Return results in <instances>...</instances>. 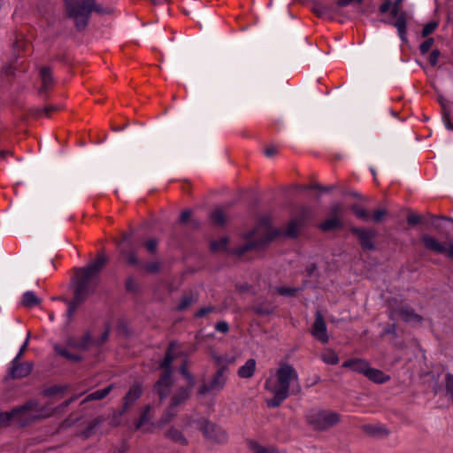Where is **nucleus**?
Returning a JSON list of instances; mask_svg holds the SVG:
<instances>
[{
    "mask_svg": "<svg viewBox=\"0 0 453 453\" xmlns=\"http://www.w3.org/2000/svg\"><path fill=\"white\" fill-rule=\"evenodd\" d=\"M108 258L104 255H99L94 261L78 269V274L73 282V297L72 300L63 298L66 303V321L73 319L77 309L98 288L99 273L104 267Z\"/></svg>",
    "mask_w": 453,
    "mask_h": 453,
    "instance_id": "nucleus-1",
    "label": "nucleus"
},
{
    "mask_svg": "<svg viewBox=\"0 0 453 453\" xmlns=\"http://www.w3.org/2000/svg\"><path fill=\"white\" fill-rule=\"evenodd\" d=\"M278 386H270L267 380L265 388L273 394V398L266 400L269 408H278L289 395L290 386L293 382H298V373L288 363H281L276 371Z\"/></svg>",
    "mask_w": 453,
    "mask_h": 453,
    "instance_id": "nucleus-2",
    "label": "nucleus"
},
{
    "mask_svg": "<svg viewBox=\"0 0 453 453\" xmlns=\"http://www.w3.org/2000/svg\"><path fill=\"white\" fill-rule=\"evenodd\" d=\"M67 17L75 20L78 31L84 30L89 21L92 12L100 15L110 14L111 10L96 4V0H81L76 4L75 0H63Z\"/></svg>",
    "mask_w": 453,
    "mask_h": 453,
    "instance_id": "nucleus-3",
    "label": "nucleus"
},
{
    "mask_svg": "<svg viewBox=\"0 0 453 453\" xmlns=\"http://www.w3.org/2000/svg\"><path fill=\"white\" fill-rule=\"evenodd\" d=\"M306 423L317 432H324L341 421L339 413L321 408H311L304 415Z\"/></svg>",
    "mask_w": 453,
    "mask_h": 453,
    "instance_id": "nucleus-4",
    "label": "nucleus"
},
{
    "mask_svg": "<svg viewBox=\"0 0 453 453\" xmlns=\"http://www.w3.org/2000/svg\"><path fill=\"white\" fill-rule=\"evenodd\" d=\"M194 422L205 440L215 444H224L227 442V434L220 426L211 422L208 418L203 417L197 418Z\"/></svg>",
    "mask_w": 453,
    "mask_h": 453,
    "instance_id": "nucleus-5",
    "label": "nucleus"
},
{
    "mask_svg": "<svg viewBox=\"0 0 453 453\" xmlns=\"http://www.w3.org/2000/svg\"><path fill=\"white\" fill-rule=\"evenodd\" d=\"M281 234L279 228L272 229L268 231L266 234L259 239L251 240L247 242L246 243L240 245L239 247L234 249L231 253L236 255L238 257H242L245 253L250 250H265L271 242H273L280 234Z\"/></svg>",
    "mask_w": 453,
    "mask_h": 453,
    "instance_id": "nucleus-6",
    "label": "nucleus"
},
{
    "mask_svg": "<svg viewBox=\"0 0 453 453\" xmlns=\"http://www.w3.org/2000/svg\"><path fill=\"white\" fill-rule=\"evenodd\" d=\"M403 2V0H395L392 2V8L389 14L392 18H395V20L389 21L382 19L381 22L395 27L397 29V33L401 41L404 43H407V12L403 10L400 11V6Z\"/></svg>",
    "mask_w": 453,
    "mask_h": 453,
    "instance_id": "nucleus-7",
    "label": "nucleus"
},
{
    "mask_svg": "<svg viewBox=\"0 0 453 453\" xmlns=\"http://www.w3.org/2000/svg\"><path fill=\"white\" fill-rule=\"evenodd\" d=\"M349 232L355 235L357 242L364 251H375L377 246L375 243V238L378 235L376 229L372 227H358L351 226Z\"/></svg>",
    "mask_w": 453,
    "mask_h": 453,
    "instance_id": "nucleus-8",
    "label": "nucleus"
},
{
    "mask_svg": "<svg viewBox=\"0 0 453 453\" xmlns=\"http://www.w3.org/2000/svg\"><path fill=\"white\" fill-rule=\"evenodd\" d=\"M227 365H221L213 374L209 383L202 384L197 389V395L203 396L211 391L219 392L221 391L226 383V377L225 373L227 372Z\"/></svg>",
    "mask_w": 453,
    "mask_h": 453,
    "instance_id": "nucleus-9",
    "label": "nucleus"
},
{
    "mask_svg": "<svg viewBox=\"0 0 453 453\" xmlns=\"http://www.w3.org/2000/svg\"><path fill=\"white\" fill-rule=\"evenodd\" d=\"M421 241L426 250L444 255L449 261L453 262V241L441 243L435 237L429 234L422 235Z\"/></svg>",
    "mask_w": 453,
    "mask_h": 453,
    "instance_id": "nucleus-10",
    "label": "nucleus"
},
{
    "mask_svg": "<svg viewBox=\"0 0 453 453\" xmlns=\"http://www.w3.org/2000/svg\"><path fill=\"white\" fill-rule=\"evenodd\" d=\"M311 334L316 340L323 344L329 342L326 325L320 311H316Z\"/></svg>",
    "mask_w": 453,
    "mask_h": 453,
    "instance_id": "nucleus-11",
    "label": "nucleus"
},
{
    "mask_svg": "<svg viewBox=\"0 0 453 453\" xmlns=\"http://www.w3.org/2000/svg\"><path fill=\"white\" fill-rule=\"evenodd\" d=\"M33 367V363H20L17 358H13L9 367V375L13 380L26 378L32 372Z\"/></svg>",
    "mask_w": 453,
    "mask_h": 453,
    "instance_id": "nucleus-12",
    "label": "nucleus"
},
{
    "mask_svg": "<svg viewBox=\"0 0 453 453\" xmlns=\"http://www.w3.org/2000/svg\"><path fill=\"white\" fill-rule=\"evenodd\" d=\"M39 74L42 85L38 90V94L43 100H46L48 98V91L55 82L52 69L50 66H42L40 68Z\"/></svg>",
    "mask_w": 453,
    "mask_h": 453,
    "instance_id": "nucleus-13",
    "label": "nucleus"
},
{
    "mask_svg": "<svg viewBox=\"0 0 453 453\" xmlns=\"http://www.w3.org/2000/svg\"><path fill=\"white\" fill-rule=\"evenodd\" d=\"M311 10L319 18L330 20H333L334 14L338 12L337 6L334 4H328L320 1H314Z\"/></svg>",
    "mask_w": 453,
    "mask_h": 453,
    "instance_id": "nucleus-14",
    "label": "nucleus"
},
{
    "mask_svg": "<svg viewBox=\"0 0 453 453\" xmlns=\"http://www.w3.org/2000/svg\"><path fill=\"white\" fill-rule=\"evenodd\" d=\"M142 395V386L135 382L123 398V408L120 414L125 413Z\"/></svg>",
    "mask_w": 453,
    "mask_h": 453,
    "instance_id": "nucleus-15",
    "label": "nucleus"
},
{
    "mask_svg": "<svg viewBox=\"0 0 453 453\" xmlns=\"http://www.w3.org/2000/svg\"><path fill=\"white\" fill-rule=\"evenodd\" d=\"M92 343H94V340L92 339L90 331H86L81 339L70 336L66 340L68 347L83 351L88 350Z\"/></svg>",
    "mask_w": 453,
    "mask_h": 453,
    "instance_id": "nucleus-16",
    "label": "nucleus"
},
{
    "mask_svg": "<svg viewBox=\"0 0 453 453\" xmlns=\"http://www.w3.org/2000/svg\"><path fill=\"white\" fill-rule=\"evenodd\" d=\"M369 365V362L363 358H349L342 364V367L349 368L364 376H365Z\"/></svg>",
    "mask_w": 453,
    "mask_h": 453,
    "instance_id": "nucleus-17",
    "label": "nucleus"
},
{
    "mask_svg": "<svg viewBox=\"0 0 453 453\" xmlns=\"http://www.w3.org/2000/svg\"><path fill=\"white\" fill-rule=\"evenodd\" d=\"M396 313L405 323H421L423 320L422 316L418 314L415 310L409 305L400 307L396 310Z\"/></svg>",
    "mask_w": 453,
    "mask_h": 453,
    "instance_id": "nucleus-18",
    "label": "nucleus"
},
{
    "mask_svg": "<svg viewBox=\"0 0 453 453\" xmlns=\"http://www.w3.org/2000/svg\"><path fill=\"white\" fill-rule=\"evenodd\" d=\"M165 437L173 443L188 446V440L186 438L182 431L172 426L165 432Z\"/></svg>",
    "mask_w": 453,
    "mask_h": 453,
    "instance_id": "nucleus-19",
    "label": "nucleus"
},
{
    "mask_svg": "<svg viewBox=\"0 0 453 453\" xmlns=\"http://www.w3.org/2000/svg\"><path fill=\"white\" fill-rule=\"evenodd\" d=\"M344 222L342 217H329L319 224V228L325 233L343 228Z\"/></svg>",
    "mask_w": 453,
    "mask_h": 453,
    "instance_id": "nucleus-20",
    "label": "nucleus"
},
{
    "mask_svg": "<svg viewBox=\"0 0 453 453\" xmlns=\"http://www.w3.org/2000/svg\"><path fill=\"white\" fill-rule=\"evenodd\" d=\"M192 390L193 388L190 387L180 386L171 397L170 403H173V406L177 407L183 404L190 398Z\"/></svg>",
    "mask_w": 453,
    "mask_h": 453,
    "instance_id": "nucleus-21",
    "label": "nucleus"
},
{
    "mask_svg": "<svg viewBox=\"0 0 453 453\" xmlns=\"http://www.w3.org/2000/svg\"><path fill=\"white\" fill-rule=\"evenodd\" d=\"M178 345V342L175 340L171 341L168 343L167 349L165 350L164 358L158 363L157 368H170L173 369V362L176 358V356L173 353L174 349Z\"/></svg>",
    "mask_w": 453,
    "mask_h": 453,
    "instance_id": "nucleus-22",
    "label": "nucleus"
},
{
    "mask_svg": "<svg viewBox=\"0 0 453 453\" xmlns=\"http://www.w3.org/2000/svg\"><path fill=\"white\" fill-rule=\"evenodd\" d=\"M362 430L366 434L375 438H386L390 434V431L385 426L380 425H364Z\"/></svg>",
    "mask_w": 453,
    "mask_h": 453,
    "instance_id": "nucleus-23",
    "label": "nucleus"
},
{
    "mask_svg": "<svg viewBox=\"0 0 453 453\" xmlns=\"http://www.w3.org/2000/svg\"><path fill=\"white\" fill-rule=\"evenodd\" d=\"M313 209L309 205L300 206L294 218L303 227H304L313 219Z\"/></svg>",
    "mask_w": 453,
    "mask_h": 453,
    "instance_id": "nucleus-24",
    "label": "nucleus"
},
{
    "mask_svg": "<svg viewBox=\"0 0 453 453\" xmlns=\"http://www.w3.org/2000/svg\"><path fill=\"white\" fill-rule=\"evenodd\" d=\"M365 377L376 384H383L390 380V376L386 374L383 371L371 367L369 365Z\"/></svg>",
    "mask_w": 453,
    "mask_h": 453,
    "instance_id": "nucleus-25",
    "label": "nucleus"
},
{
    "mask_svg": "<svg viewBox=\"0 0 453 453\" xmlns=\"http://www.w3.org/2000/svg\"><path fill=\"white\" fill-rule=\"evenodd\" d=\"M257 362L254 358L248 359L245 364L239 367L237 375L242 379L251 378L256 371Z\"/></svg>",
    "mask_w": 453,
    "mask_h": 453,
    "instance_id": "nucleus-26",
    "label": "nucleus"
},
{
    "mask_svg": "<svg viewBox=\"0 0 453 453\" xmlns=\"http://www.w3.org/2000/svg\"><path fill=\"white\" fill-rule=\"evenodd\" d=\"M303 226L295 219H292L287 225V228L284 232L280 231L281 234L278 236H284L291 239L298 238L300 230Z\"/></svg>",
    "mask_w": 453,
    "mask_h": 453,
    "instance_id": "nucleus-27",
    "label": "nucleus"
},
{
    "mask_svg": "<svg viewBox=\"0 0 453 453\" xmlns=\"http://www.w3.org/2000/svg\"><path fill=\"white\" fill-rule=\"evenodd\" d=\"M113 384H110L109 386L97 389L90 394H88L81 402V404L86 403L90 401L102 400L105 398L112 390Z\"/></svg>",
    "mask_w": 453,
    "mask_h": 453,
    "instance_id": "nucleus-28",
    "label": "nucleus"
},
{
    "mask_svg": "<svg viewBox=\"0 0 453 453\" xmlns=\"http://www.w3.org/2000/svg\"><path fill=\"white\" fill-rule=\"evenodd\" d=\"M119 254L125 257V262L127 265L137 267L140 265V260L137 257L136 251L134 249L127 250L126 248L119 249Z\"/></svg>",
    "mask_w": 453,
    "mask_h": 453,
    "instance_id": "nucleus-29",
    "label": "nucleus"
},
{
    "mask_svg": "<svg viewBox=\"0 0 453 453\" xmlns=\"http://www.w3.org/2000/svg\"><path fill=\"white\" fill-rule=\"evenodd\" d=\"M42 303L34 291L28 290L23 293L21 298V305L27 308H34Z\"/></svg>",
    "mask_w": 453,
    "mask_h": 453,
    "instance_id": "nucleus-30",
    "label": "nucleus"
},
{
    "mask_svg": "<svg viewBox=\"0 0 453 453\" xmlns=\"http://www.w3.org/2000/svg\"><path fill=\"white\" fill-rule=\"evenodd\" d=\"M38 405V402L34 399L27 401L22 405L15 406L10 411L11 418L12 419L19 414H23L26 411H31Z\"/></svg>",
    "mask_w": 453,
    "mask_h": 453,
    "instance_id": "nucleus-31",
    "label": "nucleus"
},
{
    "mask_svg": "<svg viewBox=\"0 0 453 453\" xmlns=\"http://www.w3.org/2000/svg\"><path fill=\"white\" fill-rule=\"evenodd\" d=\"M211 223L213 226H224L226 223V217L221 208L214 209L209 215Z\"/></svg>",
    "mask_w": 453,
    "mask_h": 453,
    "instance_id": "nucleus-32",
    "label": "nucleus"
},
{
    "mask_svg": "<svg viewBox=\"0 0 453 453\" xmlns=\"http://www.w3.org/2000/svg\"><path fill=\"white\" fill-rule=\"evenodd\" d=\"M53 349H54V351L58 355H59L70 361H73L74 363H80L83 359L82 356H81L79 354L71 353L65 348L60 346L59 344H55Z\"/></svg>",
    "mask_w": 453,
    "mask_h": 453,
    "instance_id": "nucleus-33",
    "label": "nucleus"
},
{
    "mask_svg": "<svg viewBox=\"0 0 453 453\" xmlns=\"http://www.w3.org/2000/svg\"><path fill=\"white\" fill-rule=\"evenodd\" d=\"M105 421L104 417L98 416L95 418L91 423L81 433V436L84 439H88L92 436L95 433V429L102 425Z\"/></svg>",
    "mask_w": 453,
    "mask_h": 453,
    "instance_id": "nucleus-34",
    "label": "nucleus"
},
{
    "mask_svg": "<svg viewBox=\"0 0 453 453\" xmlns=\"http://www.w3.org/2000/svg\"><path fill=\"white\" fill-rule=\"evenodd\" d=\"M252 311L259 316H270L274 312V308L270 303L261 302L253 305Z\"/></svg>",
    "mask_w": 453,
    "mask_h": 453,
    "instance_id": "nucleus-35",
    "label": "nucleus"
},
{
    "mask_svg": "<svg viewBox=\"0 0 453 453\" xmlns=\"http://www.w3.org/2000/svg\"><path fill=\"white\" fill-rule=\"evenodd\" d=\"M350 210L357 219L364 222L370 221L371 215L366 209L358 203H353L350 205Z\"/></svg>",
    "mask_w": 453,
    "mask_h": 453,
    "instance_id": "nucleus-36",
    "label": "nucleus"
},
{
    "mask_svg": "<svg viewBox=\"0 0 453 453\" xmlns=\"http://www.w3.org/2000/svg\"><path fill=\"white\" fill-rule=\"evenodd\" d=\"M178 415L177 406H173V403H170L169 406L165 411L164 414L160 418L158 424L159 426L165 425L171 422L175 417Z\"/></svg>",
    "mask_w": 453,
    "mask_h": 453,
    "instance_id": "nucleus-37",
    "label": "nucleus"
},
{
    "mask_svg": "<svg viewBox=\"0 0 453 453\" xmlns=\"http://www.w3.org/2000/svg\"><path fill=\"white\" fill-rule=\"evenodd\" d=\"M67 388V385H53L42 389L41 394L45 397H54L59 394L65 393Z\"/></svg>",
    "mask_w": 453,
    "mask_h": 453,
    "instance_id": "nucleus-38",
    "label": "nucleus"
},
{
    "mask_svg": "<svg viewBox=\"0 0 453 453\" xmlns=\"http://www.w3.org/2000/svg\"><path fill=\"white\" fill-rule=\"evenodd\" d=\"M164 372L160 374L159 379L157 380V386L164 385L165 388H171L173 385V369L162 368Z\"/></svg>",
    "mask_w": 453,
    "mask_h": 453,
    "instance_id": "nucleus-39",
    "label": "nucleus"
},
{
    "mask_svg": "<svg viewBox=\"0 0 453 453\" xmlns=\"http://www.w3.org/2000/svg\"><path fill=\"white\" fill-rule=\"evenodd\" d=\"M180 374L187 380L188 385L186 387H190V388H194L196 381L194 375L188 371L187 367V360H184L180 368Z\"/></svg>",
    "mask_w": 453,
    "mask_h": 453,
    "instance_id": "nucleus-40",
    "label": "nucleus"
},
{
    "mask_svg": "<svg viewBox=\"0 0 453 453\" xmlns=\"http://www.w3.org/2000/svg\"><path fill=\"white\" fill-rule=\"evenodd\" d=\"M440 104L442 108L441 120L444 124V127L447 130L453 132V122L450 119V111L447 109L446 104L443 103V101H440Z\"/></svg>",
    "mask_w": 453,
    "mask_h": 453,
    "instance_id": "nucleus-41",
    "label": "nucleus"
},
{
    "mask_svg": "<svg viewBox=\"0 0 453 453\" xmlns=\"http://www.w3.org/2000/svg\"><path fill=\"white\" fill-rule=\"evenodd\" d=\"M275 289L277 293L280 296L292 297L295 296L296 293L303 291V288H291L286 286H280L277 287Z\"/></svg>",
    "mask_w": 453,
    "mask_h": 453,
    "instance_id": "nucleus-42",
    "label": "nucleus"
},
{
    "mask_svg": "<svg viewBox=\"0 0 453 453\" xmlns=\"http://www.w3.org/2000/svg\"><path fill=\"white\" fill-rule=\"evenodd\" d=\"M228 243V238L227 237H222L219 240H215L211 242L210 243V250L211 252H217L219 250H225L226 249Z\"/></svg>",
    "mask_w": 453,
    "mask_h": 453,
    "instance_id": "nucleus-43",
    "label": "nucleus"
},
{
    "mask_svg": "<svg viewBox=\"0 0 453 453\" xmlns=\"http://www.w3.org/2000/svg\"><path fill=\"white\" fill-rule=\"evenodd\" d=\"M322 361L330 365H334L339 363V357L334 350H328L321 357Z\"/></svg>",
    "mask_w": 453,
    "mask_h": 453,
    "instance_id": "nucleus-44",
    "label": "nucleus"
},
{
    "mask_svg": "<svg viewBox=\"0 0 453 453\" xmlns=\"http://www.w3.org/2000/svg\"><path fill=\"white\" fill-rule=\"evenodd\" d=\"M125 288L127 292L136 294L140 290V286L133 276H128L125 280Z\"/></svg>",
    "mask_w": 453,
    "mask_h": 453,
    "instance_id": "nucleus-45",
    "label": "nucleus"
},
{
    "mask_svg": "<svg viewBox=\"0 0 453 453\" xmlns=\"http://www.w3.org/2000/svg\"><path fill=\"white\" fill-rule=\"evenodd\" d=\"M54 414V411L51 409H48L46 406H42L38 410V413L30 418V422L42 419L48 418L52 417Z\"/></svg>",
    "mask_w": 453,
    "mask_h": 453,
    "instance_id": "nucleus-46",
    "label": "nucleus"
},
{
    "mask_svg": "<svg viewBox=\"0 0 453 453\" xmlns=\"http://www.w3.org/2000/svg\"><path fill=\"white\" fill-rule=\"evenodd\" d=\"M388 215V212L386 209H377L373 211L372 215H371L370 221L373 223H380Z\"/></svg>",
    "mask_w": 453,
    "mask_h": 453,
    "instance_id": "nucleus-47",
    "label": "nucleus"
},
{
    "mask_svg": "<svg viewBox=\"0 0 453 453\" xmlns=\"http://www.w3.org/2000/svg\"><path fill=\"white\" fill-rule=\"evenodd\" d=\"M159 241L157 238H150L144 243L143 247L150 254H156L157 252Z\"/></svg>",
    "mask_w": 453,
    "mask_h": 453,
    "instance_id": "nucleus-48",
    "label": "nucleus"
},
{
    "mask_svg": "<svg viewBox=\"0 0 453 453\" xmlns=\"http://www.w3.org/2000/svg\"><path fill=\"white\" fill-rule=\"evenodd\" d=\"M250 445L255 453H278L275 449H268L255 441H250Z\"/></svg>",
    "mask_w": 453,
    "mask_h": 453,
    "instance_id": "nucleus-49",
    "label": "nucleus"
},
{
    "mask_svg": "<svg viewBox=\"0 0 453 453\" xmlns=\"http://www.w3.org/2000/svg\"><path fill=\"white\" fill-rule=\"evenodd\" d=\"M154 392L158 395L161 401H164L167 398L170 391V388H165L164 385L157 386V382L156 381L153 386Z\"/></svg>",
    "mask_w": 453,
    "mask_h": 453,
    "instance_id": "nucleus-50",
    "label": "nucleus"
},
{
    "mask_svg": "<svg viewBox=\"0 0 453 453\" xmlns=\"http://www.w3.org/2000/svg\"><path fill=\"white\" fill-rule=\"evenodd\" d=\"M335 188L334 185H329V186H323L319 183H314L311 185H306L303 187V189L304 190H311V189H316L323 192H330Z\"/></svg>",
    "mask_w": 453,
    "mask_h": 453,
    "instance_id": "nucleus-51",
    "label": "nucleus"
},
{
    "mask_svg": "<svg viewBox=\"0 0 453 453\" xmlns=\"http://www.w3.org/2000/svg\"><path fill=\"white\" fill-rule=\"evenodd\" d=\"M196 299L194 298L192 296H184L178 306H177V311H185L192 303H194Z\"/></svg>",
    "mask_w": 453,
    "mask_h": 453,
    "instance_id": "nucleus-52",
    "label": "nucleus"
},
{
    "mask_svg": "<svg viewBox=\"0 0 453 453\" xmlns=\"http://www.w3.org/2000/svg\"><path fill=\"white\" fill-rule=\"evenodd\" d=\"M111 332V326L107 323L105 325V329L101 334L100 338L96 341H94V343L92 345H95L96 347L102 346L104 342H106L109 340V335Z\"/></svg>",
    "mask_w": 453,
    "mask_h": 453,
    "instance_id": "nucleus-53",
    "label": "nucleus"
},
{
    "mask_svg": "<svg viewBox=\"0 0 453 453\" xmlns=\"http://www.w3.org/2000/svg\"><path fill=\"white\" fill-rule=\"evenodd\" d=\"M437 21H430L425 24V26L422 28L421 31V36L422 37H427L429 35H431L438 27Z\"/></svg>",
    "mask_w": 453,
    "mask_h": 453,
    "instance_id": "nucleus-54",
    "label": "nucleus"
},
{
    "mask_svg": "<svg viewBox=\"0 0 453 453\" xmlns=\"http://www.w3.org/2000/svg\"><path fill=\"white\" fill-rule=\"evenodd\" d=\"M160 263L157 261L148 262L144 265L146 273L150 274H157L160 272Z\"/></svg>",
    "mask_w": 453,
    "mask_h": 453,
    "instance_id": "nucleus-55",
    "label": "nucleus"
},
{
    "mask_svg": "<svg viewBox=\"0 0 453 453\" xmlns=\"http://www.w3.org/2000/svg\"><path fill=\"white\" fill-rule=\"evenodd\" d=\"M306 276L309 278L316 277L317 279L319 277V267L316 263H311L305 267Z\"/></svg>",
    "mask_w": 453,
    "mask_h": 453,
    "instance_id": "nucleus-56",
    "label": "nucleus"
},
{
    "mask_svg": "<svg viewBox=\"0 0 453 453\" xmlns=\"http://www.w3.org/2000/svg\"><path fill=\"white\" fill-rule=\"evenodd\" d=\"M407 223L411 226H415L418 224H423V218L418 214L411 213L407 216Z\"/></svg>",
    "mask_w": 453,
    "mask_h": 453,
    "instance_id": "nucleus-57",
    "label": "nucleus"
},
{
    "mask_svg": "<svg viewBox=\"0 0 453 453\" xmlns=\"http://www.w3.org/2000/svg\"><path fill=\"white\" fill-rule=\"evenodd\" d=\"M150 411V406H146L145 411L142 413L139 419L135 422V429H140L145 423L149 421L148 413Z\"/></svg>",
    "mask_w": 453,
    "mask_h": 453,
    "instance_id": "nucleus-58",
    "label": "nucleus"
},
{
    "mask_svg": "<svg viewBox=\"0 0 453 453\" xmlns=\"http://www.w3.org/2000/svg\"><path fill=\"white\" fill-rule=\"evenodd\" d=\"M215 310L216 308L212 305L202 307L195 313V318H203L207 314L213 312Z\"/></svg>",
    "mask_w": 453,
    "mask_h": 453,
    "instance_id": "nucleus-59",
    "label": "nucleus"
},
{
    "mask_svg": "<svg viewBox=\"0 0 453 453\" xmlns=\"http://www.w3.org/2000/svg\"><path fill=\"white\" fill-rule=\"evenodd\" d=\"M342 213V205L340 203H334L330 206L329 217H341Z\"/></svg>",
    "mask_w": 453,
    "mask_h": 453,
    "instance_id": "nucleus-60",
    "label": "nucleus"
},
{
    "mask_svg": "<svg viewBox=\"0 0 453 453\" xmlns=\"http://www.w3.org/2000/svg\"><path fill=\"white\" fill-rule=\"evenodd\" d=\"M434 42V38L432 37H429V38H426L420 45H419V50H420V53L421 54H426L429 51V50L431 49V47L433 46Z\"/></svg>",
    "mask_w": 453,
    "mask_h": 453,
    "instance_id": "nucleus-61",
    "label": "nucleus"
},
{
    "mask_svg": "<svg viewBox=\"0 0 453 453\" xmlns=\"http://www.w3.org/2000/svg\"><path fill=\"white\" fill-rule=\"evenodd\" d=\"M381 334L382 335L391 334L394 338H397L398 334H397V332H396V326H395V323L388 324L384 327Z\"/></svg>",
    "mask_w": 453,
    "mask_h": 453,
    "instance_id": "nucleus-62",
    "label": "nucleus"
},
{
    "mask_svg": "<svg viewBox=\"0 0 453 453\" xmlns=\"http://www.w3.org/2000/svg\"><path fill=\"white\" fill-rule=\"evenodd\" d=\"M211 357H212V358L215 360L216 364H217L218 365H219V367H220L221 365H222V363H223L224 361H226L227 364H231V363H233V362H234V358L227 357H223V356L218 355V354H216V353H213Z\"/></svg>",
    "mask_w": 453,
    "mask_h": 453,
    "instance_id": "nucleus-63",
    "label": "nucleus"
},
{
    "mask_svg": "<svg viewBox=\"0 0 453 453\" xmlns=\"http://www.w3.org/2000/svg\"><path fill=\"white\" fill-rule=\"evenodd\" d=\"M440 55H441V51L438 49H434L431 51L428 60H429V64L432 66H435L437 65L438 58H439Z\"/></svg>",
    "mask_w": 453,
    "mask_h": 453,
    "instance_id": "nucleus-64",
    "label": "nucleus"
}]
</instances>
